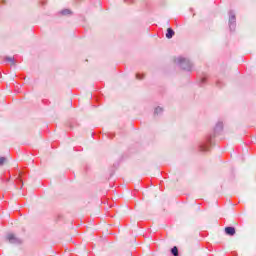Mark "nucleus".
Returning a JSON list of instances; mask_svg holds the SVG:
<instances>
[{"label": "nucleus", "mask_w": 256, "mask_h": 256, "mask_svg": "<svg viewBox=\"0 0 256 256\" xmlns=\"http://www.w3.org/2000/svg\"><path fill=\"white\" fill-rule=\"evenodd\" d=\"M176 63H178V65H180V67L183 68L185 71H191V68L193 67L191 62L183 57H178L176 59Z\"/></svg>", "instance_id": "1"}, {"label": "nucleus", "mask_w": 256, "mask_h": 256, "mask_svg": "<svg viewBox=\"0 0 256 256\" xmlns=\"http://www.w3.org/2000/svg\"><path fill=\"white\" fill-rule=\"evenodd\" d=\"M6 239L12 245H21L23 243V240H21V238H17V236H15L13 233L7 234Z\"/></svg>", "instance_id": "2"}, {"label": "nucleus", "mask_w": 256, "mask_h": 256, "mask_svg": "<svg viewBox=\"0 0 256 256\" xmlns=\"http://www.w3.org/2000/svg\"><path fill=\"white\" fill-rule=\"evenodd\" d=\"M235 14H230L229 23H230V29L233 31L235 29Z\"/></svg>", "instance_id": "3"}, {"label": "nucleus", "mask_w": 256, "mask_h": 256, "mask_svg": "<svg viewBox=\"0 0 256 256\" xmlns=\"http://www.w3.org/2000/svg\"><path fill=\"white\" fill-rule=\"evenodd\" d=\"M225 233L226 235H230L231 237H233V235H235V227H226Z\"/></svg>", "instance_id": "4"}, {"label": "nucleus", "mask_w": 256, "mask_h": 256, "mask_svg": "<svg viewBox=\"0 0 256 256\" xmlns=\"http://www.w3.org/2000/svg\"><path fill=\"white\" fill-rule=\"evenodd\" d=\"M173 35H175V31H173V29H171V28H168L167 33H166L167 39H172Z\"/></svg>", "instance_id": "5"}, {"label": "nucleus", "mask_w": 256, "mask_h": 256, "mask_svg": "<svg viewBox=\"0 0 256 256\" xmlns=\"http://www.w3.org/2000/svg\"><path fill=\"white\" fill-rule=\"evenodd\" d=\"M223 130V122H218L215 127V131H222Z\"/></svg>", "instance_id": "6"}, {"label": "nucleus", "mask_w": 256, "mask_h": 256, "mask_svg": "<svg viewBox=\"0 0 256 256\" xmlns=\"http://www.w3.org/2000/svg\"><path fill=\"white\" fill-rule=\"evenodd\" d=\"M171 253H172V255H174V256H179V250L177 249V246H174V247L171 249Z\"/></svg>", "instance_id": "7"}, {"label": "nucleus", "mask_w": 256, "mask_h": 256, "mask_svg": "<svg viewBox=\"0 0 256 256\" xmlns=\"http://www.w3.org/2000/svg\"><path fill=\"white\" fill-rule=\"evenodd\" d=\"M200 151H209V146H207L206 144L200 146Z\"/></svg>", "instance_id": "8"}, {"label": "nucleus", "mask_w": 256, "mask_h": 256, "mask_svg": "<svg viewBox=\"0 0 256 256\" xmlns=\"http://www.w3.org/2000/svg\"><path fill=\"white\" fill-rule=\"evenodd\" d=\"M163 112V108H161V107H157L156 109H155V114L156 115H159V113H162Z\"/></svg>", "instance_id": "9"}, {"label": "nucleus", "mask_w": 256, "mask_h": 256, "mask_svg": "<svg viewBox=\"0 0 256 256\" xmlns=\"http://www.w3.org/2000/svg\"><path fill=\"white\" fill-rule=\"evenodd\" d=\"M69 14H71V10L66 9L62 11V15H69Z\"/></svg>", "instance_id": "10"}, {"label": "nucleus", "mask_w": 256, "mask_h": 256, "mask_svg": "<svg viewBox=\"0 0 256 256\" xmlns=\"http://www.w3.org/2000/svg\"><path fill=\"white\" fill-rule=\"evenodd\" d=\"M7 161L5 157H0V165H3Z\"/></svg>", "instance_id": "11"}, {"label": "nucleus", "mask_w": 256, "mask_h": 256, "mask_svg": "<svg viewBox=\"0 0 256 256\" xmlns=\"http://www.w3.org/2000/svg\"><path fill=\"white\" fill-rule=\"evenodd\" d=\"M6 61H9V63H13L14 58L13 57H6Z\"/></svg>", "instance_id": "12"}, {"label": "nucleus", "mask_w": 256, "mask_h": 256, "mask_svg": "<svg viewBox=\"0 0 256 256\" xmlns=\"http://www.w3.org/2000/svg\"><path fill=\"white\" fill-rule=\"evenodd\" d=\"M136 79H143V77H140L139 74L136 75Z\"/></svg>", "instance_id": "13"}]
</instances>
